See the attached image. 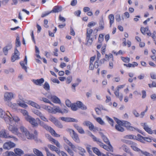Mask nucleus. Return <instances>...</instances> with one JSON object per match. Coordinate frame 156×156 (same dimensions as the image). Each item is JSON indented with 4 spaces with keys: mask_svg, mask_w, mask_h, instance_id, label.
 Wrapping results in <instances>:
<instances>
[{
    "mask_svg": "<svg viewBox=\"0 0 156 156\" xmlns=\"http://www.w3.org/2000/svg\"><path fill=\"white\" fill-rule=\"evenodd\" d=\"M130 147L134 151L138 152L140 155L145 156H153V155L146 151H143L137 147L136 143L131 141L129 143Z\"/></svg>",
    "mask_w": 156,
    "mask_h": 156,
    "instance_id": "1",
    "label": "nucleus"
},
{
    "mask_svg": "<svg viewBox=\"0 0 156 156\" xmlns=\"http://www.w3.org/2000/svg\"><path fill=\"white\" fill-rule=\"evenodd\" d=\"M21 113L25 116L26 120L29 122L34 126H37L38 125V123L37 122L36 120L33 118L28 115L27 111L24 109H21Z\"/></svg>",
    "mask_w": 156,
    "mask_h": 156,
    "instance_id": "2",
    "label": "nucleus"
},
{
    "mask_svg": "<svg viewBox=\"0 0 156 156\" xmlns=\"http://www.w3.org/2000/svg\"><path fill=\"white\" fill-rule=\"evenodd\" d=\"M68 112V108L66 106L64 108L61 109L59 106H55L53 107H49V112L52 114H56L57 113H61L63 115L67 113Z\"/></svg>",
    "mask_w": 156,
    "mask_h": 156,
    "instance_id": "3",
    "label": "nucleus"
},
{
    "mask_svg": "<svg viewBox=\"0 0 156 156\" xmlns=\"http://www.w3.org/2000/svg\"><path fill=\"white\" fill-rule=\"evenodd\" d=\"M114 119L117 124L125 127L128 130L134 131L136 129L134 127L131 126V124L129 122L127 121H121L116 118H114Z\"/></svg>",
    "mask_w": 156,
    "mask_h": 156,
    "instance_id": "4",
    "label": "nucleus"
},
{
    "mask_svg": "<svg viewBox=\"0 0 156 156\" xmlns=\"http://www.w3.org/2000/svg\"><path fill=\"white\" fill-rule=\"evenodd\" d=\"M71 109L73 111H76L80 108L85 110L87 109V107L80 101H77L75 103H72L70 107Z\"/></svg>",
    "mask_w": 156,
    "mask_h": 156,
    "instance_id": "5",
    "label": "nucleus"
},
{
    "mask_svg": "<svg viewBox=\"0 0 156 156\" xmlns=\"http://www.w3.org/2000/svg\"><path fill=\"white\" fill-rule=\"evenodd\" d=\"M0 137L6 139L12 138L16 141H17L18 140L17 138L13 136L9 135V133H7L6 130L5 129H2L0 131Z\"/></svg>",
    "mask_w": 156,
    "mask_h": 156,
    "instance_id": "6",
    "label": "nucleus"
},
{
    "mask_svg": "<svg viewBox=\"0 0 156 156\" xmlns=\"http://www.w3.org/2000/svg\"><path fill=\"white\" fill-rule=\"evenodd\" d=\"M69 131L71 137L74 141L78 143H80V140L78 134L72 129H69Z\"/></svg>",
    "mask_w": 156,
    "mask_h": 156,
    "instance_id": "7",
    "label": "nucleus"
},
{
    "mask_svg": "<svg viewBox=\"0 0 156 156\" xmlns=\"http://www.w3.org/2000/svg\"><path fill=\"white\" fill-rule=\"evenodd\" d=\"M20 130L23 135L28 139H32L34 138V135L30 134L29 132L23 126L20 127Z\"/></svg>",
    "mask_w": 156,
    "mask_h": 156,
    "instance_id": "8",
    "label": "nucleus"
},
{
    "mask_svg": "<svg viewBox=\"0 0 156 156\" xmlns=\"http://www.w3.org/2000/svg\"><path fill=\"white\" fill-rule=\"evenodd\" d=\"M0 117L4 118V120L6 122H11L12 118L6 114L5 112L2 109L0 108Z\"/></svg>",
    "mask_w": 156,
    "mask_h": 156,
    "instance_id": "9",
    "label": "nucleus"
},
{
    "mask_svg": "<svg viewBox=\"0 0 156 156\" xmlns=\"http://www.w3.org/2000/svg\"><path fill=\"white\" fill-rule=\"evenodd\" d=\"M99 145L101 147L103 148L106 151H110L111 152H113V148L111 145L110 144H107L108 146L105 144L101 142H98Z\"/></svg>",
    "mask_w": 156,
    "mask_h": 156,
    "instance_id": "10",
    "label": "nucleus"
},
{
    "mask_svg": "<svg viewBox=\"0 0 156 156\" xmlns=\"http://www.w3.org/2000/svg\"><path fill=\"white\" fill-rule=\"evenodd\" d=\"M20 55V52L17 48H15L14 53L12 54L11 57V60L12 62H14L16 60L19 59Z\"/></svg>",
    "mask_w": 156,
    "mask_h": 156,
    "instance_id": "11",
    "label": "nucleus"
},
{
    "mask_svg": "<svg viewBox=\"0 0 156 156\" xmlns=\"http://www.w3.org/2000/svg\"><path fill=\"white\" fill-rule=\"evenodd\" d=\"M141 125L143 127L144 130L149 134H152L153 131L150 128L147 123L146 122L141 123Z\"/></svg>",
    "mask_w": 156,
    "mask_h": 156,
    "instance_id": "12",
    "label": "nucleus"
},
{
    "mask_svg": "<svg viewBox=\"0 0 156 156\" xmlns=\"http://www.w3.org/2000/svg\"><path fill=\"white\" fill-rule=\"evenodd\" d=\"M8 129L13 133L18 135L20 133H19L18 129L16 126H13L9 124V126L8 127Z\"/></svg>",
    "mask_w": 156,
    "mask_h": 156,
    "instance_id": "13",
    "label": "nucleus"
},
{
    "mask_svg": "<svg viewBox=\"0 0 156 156\" xmlns=\"http://www.w3.org/2000/svg\"><path fill=\"white\" fill-rule=\"evenodd\" d=\"M15 144L11 141L5 142L3 145V147L4 149H10L14 147Z\"/></svg>",
    "mask_w": 156,
    "mask_h": 156,
    "instance_id": "14",
    "label": "nucleus"
},
{
    "mask_svg": "<svg viewBox=\"0 0 156 156\" xmlns=\"http://www.w3.org/2000/svg\"><path fill=\"white\" fill-rule=\"evenodd\" d=\"M140 30L142 33L144 35L147 34L149 36H151V33L149 30L148 27H146L145 28L141 27Z\"/></svg>",
    "mask_w": 156,
    "mask_h": 156,
    "instance_id": "15",
    "label": "nucleus"
},
{
    "mask_svg": "<svg viewBox=\"0 0 156 156\" xmlns=\"http://www.w3.org/2000/svg\"><path fill=\"white\" fill-rule=\"evenodd\" d=\"M13 97L12 93L6 92L4 94V100L6 101H10Z\"/></svg>",
    "mask_w": 156,
    "mask_h": 156,
    "instance_id": "16",
    "label": "nucleus"
},
{
    "mask_svg": "<svg viewBox=\"0 0 156 156\" xmlns=\"http://www.w3.org/2000/svg\"><path fill=\"white\" fill-rule=\"evenodd\" d=\"M139 138H138V139H139V141L143 143H144L145 141L151 142V139L148 137H144L141 135L140 134L139 136Z\"/></svg>",
    "mask_w": 156,
    "mask_h": 156,
    "instance_id": "17",
    "label": "nucleus"
},
{
    "mask_svg": "<svg viewBox=\"0 0 156 156\" xmlns=\"http://www.w3.org/2000/svg\"><path fill=\"white\" fill-rule=\"evenodd\" d=\"M44 80L43 78L37 80H33L32 81L36 85L41 86L44 82Z\"/></svg>",
    "mask_w": 156,
    "mask_h": 156,
    "instance_id": "18",
    "label": "nucleus"
},
{
    "mask_svg": "<svg viewBox=\"0 0 156 156\" xmlns=\"http://www.w3.org/2000/svg\"><path fill=\"white\" fill-rule=\"evenodd\" d=\"M20 63L22 68L24 69L27 72V66L25 65H27V57L26 56H25L24 61H20Z\"/></svg>",
    "mask_w": 156,
    "mask_h": 156,
    "instance_id": "19",
    "label": "nucleus"
},
{
    "mask_svg": "<svg viewBox=\"0 0 156 156\" xmlns=\"http://www.w3.org/2000/svg\"><path fill=\"white\" fill-rule=\"evenodd\" d=\"M51 101L55 104H61V101L60 99L55 96H52L50 97Z\"/></svg>",
    "mask_w": 156,
    "mask_h": 156,
    "instance_id": "20",
    "label": "nucleus"
},
{
    "mask_svg": "<svg viewBox=\"0 0 156 156\" xmlns=\"http://www.w3.org/2000/svg\"><path fill=\"white\" fill-rule=\"evenodd\" d=\"M105 61H106V60L105 58L101 59L100 61L97 60L94 62V66L95 68H98L99 66H101L104 64Z\"/></svg>",
    "mask_w": 156,
    "mask_h": 156,
    "instance_id": "21",
    "label": "nucleus"
},
{
    "mask_svg": "<svg viewBox=\"0 0 156 156\" xmlns=\"http://www.w3.org/2000/svg\"><path fill=\"white\" fill-rule=\"evenodd\" d=\"M99 27L98 28H96L95 30H96L97 32L98 31L102 30L104 29V22L103 20H101L99 21Z\"/></svg>",
    "mask_w": 156,
    "mask_h": 156,
    "instance_id": "22",
    "label": "nucleus"
},
{
    "mask_svg": "<svg viewBox=\"0 0 156 156\" xmlns=\"http://www.w3.org/2000/svg\"><path fill=\"white\" fill-rule=\"evenodd\" d=\"M60 119L66 122H78L77 120L71 118L62 117L60 118Z\"/></svg>",
    "mask_w": 156,
    "mask_h": 156,
    "instance_id": "23",
    "label": "nucleus"
},
{
    "mask_svg": "<svg viewBox=\"0 0 156 156\" xmlns=\"http://www.w3.org/2000/svg\"><path fill=\"white\" fill-rule=\"evenodd\" d=\"M63 139L65 142L70 146L71 148L74 151H75V149L76 148L75 146L70 142L66 137H63Z\"/></svg>",
    "mask_w": 156,
    "mask_h": 156,
    "instance_id": "24",
    "label": "nucleus"
},
{
    "mask_svg": "<svg viewBox=\"0 0 156 156\" xmlns=\"http://www.w3.org/2000/svg\"><path fill=\"white\" fill-rule=\"evenodd\" d=\"M49 132L52 136L56 137H60V136L59 134L56 133L55 131L51 127H49Z\"/></svg>",
    "mask_w": 156,
    "mask_h": 156,
    "instance_id": "25",
    "label": "nucleus"
},
{
    "mask_svg": "<svg viewBox=\"0 0 156 156\" xmlns=\"http://www.w3.org/2000/svg\"><path fill=\"white\" fill-rule=\"evenodd\" d=\"M138 64L136 62H133L132 64L129 63L128 64H124L123 65L126 66V67L129 68H134L136 66H137Z\"/></svg>",
    "mask_w": 156,
    "mask_h": 156,
    "instance_id": "26",
    "label": "nucleus"
},
{
    "mask_svg": "<svg viewBox=\"0 0 156 156\" xmlns=\"http://www.w3.org/2000/svg\"><path fill=\"white\" fill-rule=\"evenodd\" d=\"M74 127L77 130L79 133L81 134H83L84 133V131L82 127L79 126L76 124L74 125Z\"/></svg>",
    "mask_w": 156,
    "mask_h": 156,
    "instance_id": "27",
    "label": "nucleus"
},
{
    "mask_svg": "<svg viewBox=\"0 0 156 156\" xmlns=\"http://www.w3.org/2000/svg\"><path fill=\"white\" fill-rule=\"evenodd\" d=\"M49 141L52 144L56 145L58 147H60V144L58 142L52 137L49 136Z\"/></svg>",
    "mask_w": 156,
    "mask_h": 156,
    "instance_id": "28",
    "label": "nucleus"
},
{
    "mask_svg": "<svg viewBox=\"0 0 156 156\" xmlns=\"http://www.w3.org/2000/svg\"><path fill=\"white\" fill-rule=\"evenodd\" d=\"M86 45H91L93 40V37H86Z\"/></svg>",
    "mask_w": 156,
    "mask_h": 156,
    "instance_id": "29",
    "label": "nucleus"
},
{
    "mask_svg": "<svg viewBox=\"0 0 156 156\" xmlns=\"http://www.w3.org/2000/svg\"><path fill=\"white\" fill-rule=\"evenodd\" d=\"M62 10V8L61 6H55L52 10L50 12H49V13L51 12H61Z\"/></svg>",
    "mask_w": 156,
    "mask_h": 156,
    "instance_id": "30",
    "label": "nucleus"
},
{
    "mask_svg": "<svg viewBox=\"0 0 156 156\" xmlns=\"http://www.w3.org/2000/svg\"><path fill=\"white\" fill-rule=\"evenodd\" d=\"M93 32V30L90 28H88L87 29L86 37H93L92 34Z\"/></svg>",
    "mask_w": 156,
    "mask_h": 156,
    "instance_id": "31",
    "label": "nucleus"
},
{
    "mask_svg": "<svg viewBox=\"0 0 156 156\" xmlns=\"http://www.w3.org/2000/svg\"><path fill=\"white\" fill-rule=\"evenodd\" d=\"M93 152L98 156H102V153L99 151V149L95 147L92 148Z\"/></svg>",
    "mask_w": 156,
    "mask_h": 156,
    "instance_id": "32",
    "label": "nucleus"
},
{
    "mask_svg": "<svg viewBox=\"0 0 156 156\" xmlns=\"http://www.w3.org/2000/svg\"><path fill=\"white\" fill-rule=\"evenodd\" d=\"M16 154L21 156V155L23 154V151L21 149L18 148H15L14 150Z\"/></svg>",
    "mask_w": 156,
    "mask_h": 156,
    "instance_id": "33",
    "label": "nucleus"
},
{
    "mask_svg": "<svg viewBox=\"0 0 156 156\" xmlns=\"http://www.w3.org/2000/svg\"><path fill=\"white\" fill-rule=\"evenodd\" d=\"M140 135V134H138L136 136H135L133 135H127L126 136V137L128 139H133L139 141V139H138V138H139V136Z\"/></svg>",
    "mask_w": 156,
    "mask_h": 156,
    "instance_id": "34",
    "label": "nucleus"
},
{
    "mask_svg": "<svg viewBox=\"0 0 156 156\" xmlns=\"http://www.w3.org/2000/svg\"><path fill=\"white\" fill-rule=\"evenodd\" d=\"M114 94L121 101L123 98V95L122 94H119V90H116L114 92Z\"/></svg>",
    "mask_w": 156,
    "mask_h": 156,
    "instance_id": "35",
    "label": "nucleus"
},
{
    "mask_svg": "<svg viewBox=\"0 0 156 156\" xmlns=\"http://www.w3.org/2000/svg\"><path fill=\"white\" fill-rule=\"evenodd\" d=\"M121 125L120 124H116L115 126V129L117 131L122 132L124 130V129L123 127L121 126Z\"/></svg>",
    "mask_w": 156,
    "mask_h": 156,
    "instance_id": "36",
    "label": "nucleus"
},
{
    "mask_svg": "<svg viewBox=\"0 0 156 156\" xmlns=\"http://www.w3.org/2000/svg\"><path fill=\"white\" fill-rule=\"evenodd\" d=\"M49 148L51 150L55 151L58 154L60 152V150L54 146L51 145H49Z\"/></svg>",
    "mask_w": 156,
    "mask_h": 156,
    "instance_id": "37",
    "label": "nucleus"
},
{
    "mask_svg": "<svg viewBox=\"0 0 156 156\" xmlns=\"http://www.w3.org/2000/svg\"><path fill=\"white\" fill-rule=\"evenodd\" d=\"M114 16L113 14H110L108 16V19L109 20L110 26L111 27L114 22Z\"/></svg>",
    "mask_w": 156,
    "mask_h": 156,
    "instance_id": "38",
    "label": "nucleus"
},
{
    "mask_svg": "<svg viewBox=\"0 0 156 156\" xmlns=\"http://www.w3.org/2000/svg\"><path fill=\"white\" fill-rule=\"evenodd\" d=\"M34 153L37 156H43L42 153L38 149L34 148L33 150Z\"/></svg>",
    "mask_w": 156,
    "mask_h": 156,
    "instance_id": "39",
    "label": "nucleus"
},
{
    "mask_svg": "<svg viewBox=\"0 0 156 156\" xmlns=\"http://www.w3.org/2000/svg\"><path fill=\"white\" fill-rule=\"evenodd\" d=\"M104 35L103 34H99L98 38V42L100 44H102L104 41Z\"/></svg>",
    "mask_w": 156,
    "mask_h": 156,
    "instance_id": "40",
    "label": "nucleus"
},
{
    "mask_svg": "<svg viewBox=\"0 0 156 156\" xmlns=\"http://www.w3.org/2000/svg\"><path fill=\"white\" fill-rule=\"evenodd\" d=\"M106 118L107 119V120L108 123L110 124V125L112 126H114V121L111 118H110L108 116H106Z\"/></svg>",
    "mask_w": 156,
    "mask_h": 156,
    "instance_id": "41",
    "label": "nucleus"
},
{
    "mask_svg": "<svg viewBox=\"0 0 156 156\" xmlns=\"http://www.w3.org/2000/svg\"><path fill=\"white\" fill-rule=\"evenodd\" d=\"M78 149L79 151V153L82 156L84 155V153H85L86 151L84 148L81 147H78Z\"/></svg>",
    "mask_w": 156,
    "mask_h": 156,
    "instance_id": "42",
    "label": "nucleus"
},
{
    "mask_svg": "<svg viewBox=\"0 0 156 156\" xmlns=\"http://www.w3.org/2000/svg\"><path fill=\"white\" fill-rule=\"evenodd\" d=\"M65 149L69 154L72 156H73L74 155V153L73 151L69 148L68 146H66L65 147Z\"/></svg>",
    "mask_w": 156,
    "mask_h": 156,
    "instance_id": "43",
    "label": "nucleus"
},
{
    "mask_svg": "<svg viewBox=\"0 0 156 156\" xmlns=\"http://www.w3.org/2000/svg\"><path fill=\"white\" fill-rule=\"evenodd\" d=\"M112 53L114 55L117 56L119 55H123L124 54L125 52L123 51L122 50H119L118 52H116L114 51H112Z\"/></svg>",
    "mask_w": 156,
    "mask_h": 156,
    "instance_id": "44",
    "label": "nucleus"
},
{
    "mask_svg": "<svg viewBox=\"0 0 156 156\" xmlns=\"http://www.w3.org/2000/svg\"><path fill=\"white\" fill-rule=\"evenodd\" d=\"M36 120L39 122L40 125L43 126V127L46 129V130H49V127L46 125H43L42 123H43L40 120L39 118H37Z\"/></svg>",
    "mask_w": 156,
    "mask_h": 156,
    "instance_id": "45",
    "label": "nucleus"
},
{
    "mask_svg": "<svg viewBox=\"0 0 156 156\" xmlns=\"http://www.w3.org/2000/svg\"><path fill=\"white\" fill-rule=\"evenodd\" d=\"M121 59L124 62L128 63L130 62V58L128 57H124L121 56Z\"/></svg>",
    "mask_w": 156,
    "mask_h": 156,
    "instance_id": "46",
    "label": "nucleus"
},
{
    "mask_svg": "<svg viewBox=\"0 0 156 156\" xmlns=\"http://www.w3.org/2000/svg\"><path fill=\"white\" fill-rule=\"evenodd\" d=\"M95 119L101 125H104L105 124V122L100 117L95 118Z\"/></svg>",
    "mask_w": 156,
    "mask_h": 156,
    "instance_id": "47",
    "label": "nucleus"
},
{
    "mask_svg": "<svg viewBox=\"0 0 156 156\" xmlns=\"http://www.w3.org/2000/svg\"><path fill=\"white\" fill-rule=\"evenodd\" d=\"M18 104L19 106L23 108H26L27 107V105L23 101H22V102L20 101H18Z\"/></svg>",
    "mask_w": 156,
    "mask_h": 156,
    "instance_id": "48",
    "label": "nucleus"
},
{
    "mask_svg": "<svg viewBox=\"0 0 156 156\" xmlns=\"http://www.w3.org/2000/svg\"><path fill=\"white\" fill-rule=\"evenodd\" d=\"M122 147L124 151L127 153L129 152L130 150L129 148L125 145H122Z\"/></svg>",
    "mask_w": 156,
    "mask_h": 156,
    "instance_id": "49",
    "label": "nucleus"
},
{
    "mask_svg": "<svg viewBox=\"0 0 156 156\" xmlns=\"http://www.w3.org/2000/svg\"><path fill=\"white\" fill-rule=\"evenodd\" d=\"M96 24L95 22L92 21L88 23L87 24V26L89 28H91L92 27H94Z\"/></svg>",
    "mask_w": 156,
    "mask_h": 156,
    "instance_id": "50",
    "label": "nucleus"
},
{
    "mask_svg": "<svg viewBox=\"0 0 156 156\" xmlns=\"http://www.w3.org/2000/svg\"><path fill=\"white\" fill-rule=\"evenodd\" d=\"M16 46L17 47H19L20 46L21 43L20 41L19 37H18L16 38Z\"/></svg>",
    "mask_w": 156,
    "mask_h": 156,
    "instance_id": "51",
    "label": "nucleus"
},
{
    "mask_svg": "<svg viewBox=\"0 0 156 156\" xmlns=\"http://www.w3.org/2000/svg\"><path fill=\"white\" fill-rule=\"evenodd\" d=\"M91 136L93 139V140L96 142L98 144H99L98 142H101L99 139H97L95 136L92 134L91 135Z\"/></svg>",
    "mask_w": 156,
    "mask_h": 156,
    "instance_id": "52",
    "label": "nucleus"
},
{
    "mask_svg": "<svg viewBox=\"0 0 156 156\" xmlns=\"http://www.w3.org/2000/svg\"><path fill=\"white\" fill-rule=\"evenodd\" d=\"M10 115L12 116L13 118V120H14L16 122H18L20 120V119L19 117L16 116H12V115L10 114Z\"/></svg>",
    "mask_w": 156,
    "mask_h": 156,
    "instance_id": "53",
    "label": "nucleus"
},
{
    "mask_svg": "<svg viewBox=\"0 0 156 156\" xmlns=\"http://www.w3.org/2000/svg\"><path fill=\"white\" fill-rule=\"evenodd\" d=\"M103 140L107 144H110V142L108 140L107 138L105 136H103L102 137Z\"/></svg>",
    "mask_w": 156,
    "mask_h": 156,
    "instance_id": "54",
    "label": "nucleus"
},
{
    "mask_svg": "<svg viewBox=\"0 0 156 156\" xmlns=\"http://www.w3.org/2000/svg\"><path fill=\"white\" fill-rule=\"evenodd\" d=\"M57 127L59 128H62L63 126L61 123L58 120L54 124Z\"/></svg>",
    "mask_w": 156,
    "mask_h": 156,
    "instance_id": "55",
    "label": "nucleus"
},
{
    "mask_svg": "<svg viewBox=\"0 0 156 156\" xmlns=\"http://www.w3.org/2000/svg\"><path fill=\"white\" fill-rule=\"evenodd\" d=\"M49 120H50L54 124H55L58 121V120L56 119L55 117L52 116H50L49 118Z\"/></svg>",
    "mask_w": 156,
    "mask_h": 156,
    "instance_id": "56",
    "label": "nucleus"
},
{
    "mask_svg": "<svg viewBox=\"0 0 156 156\" xmlns=\"http://www.w3.org/2000/svg\"><path fill=\"white\" fill-rule=\"evenodd\" d=\"M65 103L66 105L68 107H70L72 105L71 102L69 100H66L65 101Z\"/></svg>",
    "mask_w": 156,
    "mask_h": 156,
    "instance_id": "57",
    "label": "nucleus"
},
{
    "mask_svg": "<svg viewBox=\"0 0 156 156\" xmlns=\"http://www.w3.org/2000/svg\"><path fill=\"white\" fill-rule=\"evenodd\" d=\"M35 51L36 53L37 54L36 55V56L39 58L41 59V58L39 55V50L38 48L36 46H35Z\"/></svg>",
    "mask_w": 156,
    "mask_h": 156,
    "instance_id": "58",
    "label": "nucleus"
},
{
    "mask_svg": "<svg viewBox=\"0 0 156 156\" xmlns=\"http://www.w3.org/2000/svg\"><path fill=\"white\" fill-rule=\"evenodd\" d=\"M148 86L150 88L156 87V82L153 81L151 84H148Z\"/></svg>",
    "mask_w": 156,
    "mask_h": 156,
    "instance_id": "59",
    "label": "nucleus"
},
{
    "mask_svg": "<svg viewBox=\"0 0 156 156\" xmlns=\"http://www.w3.org/2000/svg\"><path fill=\"white\" fill-rule=\"evenodd\" d=\"M44 89L46 90H49V84L47 82H45L43 86Z\"/></svg>",
    "mask_w": 156,
    "mask_h": 156,
    "instance_id": "60",
    "label": "nucleus"
},
{
    "mask_svg": "<svg viewBox=\"0 0 156 156\" xmlns=\"http://www.w3.org/2000/svg\"><path fill=\"white\" fill-rule=\"evenodd\" d=\"M33 112L35 114L38 116H39L42 114V113L40 111L37 110H34L33 111Z\"/></svg>",
    "mask_w": 156,
    "mask_h": 156,
    "instance_id": "61",
    "label": "nucleus"
},
{
    "mask_svg": "<svg viewBox=\"0 0 156 156\" xmlns=\"http://www.w3.org/2000/svg\"><path fill=\"white\" fill-rule=\"evenodd\" d=\"M51 80L54 83H56L58 84H59L60 83L59 81L57 78H51Z\"/></svg>",
    "mask_w": 156,
    "mask_h": 156,
    "instance_id": "62",
    "label": "nucleus"
},
{
    "mask_svg": "<svg viewBox=\"0 0 156 156\" xmlns=\"http://www.w3.org/2000/svg\"><path fill=\"white\" fill-rule=\"evenodd\" d=\"M3 52L5 55H7L8 53V51L6 48L4 47L3 48Z\"/></svg>",
    "mask_w": 156,
    "mask_h": 156,
    "instance_id": "63",
    "label": "nucleus"
},
{
    "mask_svg": "<svg viewBox=\"0 0 156 156\" xmlns=\"http://www.w3.org/2000/svg\"><path fill=\"white\" fill-rule=\"evenodd\" d=\"M72 80V78L71 76H68L67 78L66 83H70L71 82Z\"/></svg>",
    "mask_w": 156,
    "mask_h": 156,
    "instance_id": "64",
    "label": "nucleus"
}]
</instances>
